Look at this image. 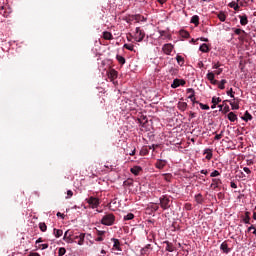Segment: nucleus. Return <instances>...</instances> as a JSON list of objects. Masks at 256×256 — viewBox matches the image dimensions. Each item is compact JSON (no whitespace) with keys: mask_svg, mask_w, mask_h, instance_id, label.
I'll use <instances>...</instances> for the list:
<instances>
[{"mask_svg":"<svg viewBox=\"0 0 256 256\" xmlns=\"http://www.w3.org/2000/svg\"><path fill=\"white\" fill-rule=\"evenodd\" d=\"M135 39L138 43H141L145 39V31L141 30L140 27H136Z\"/></svg>","mask_w":256,"mask_h":256,"instance_id":"423d86ee","label":"nucleus"},{"mask_svg":"<svg viewBox=\"0 0 256 256\" xmlns=\"http://www.w3.org/2000/svg\"><path fill=\"white\" fill-rule=\"evenodd\" d=\"M228 119L231 121V123H235V121H237V116L233 112H229Z\"/></svg>","mask_w":256,"mask_h":256,"instance_id":"bb28decb","label":"nucleus"},{"mask_svg":"<svg viewBox=\"0 0 256 256\" xmlns=\"http://www.w3.org/2000/svg\"><path fill=\"white\" fill-rule=\"evenodd\" d=\"M141 171H143V168L141 166H134L130 169V172L132 173V175H139V173H141Z\"/></svg>","mask_w":256,"mask_h":256,"instance_id":"f8f14e48","label":"nucleus"},{"mask_svg":"<svg viewBox=\"0 0 256 256\" xmlns=\"http://www.w3.org/2000/svg\"><path fill=\"white\" fill-rule=\"evenodd\" d=\"M190 23H193L195 27L199 26V17L197 15L192 16Z\"/></svg>","mask_w":256,"mask_h":256,"instance_id":"a878e982","label":"nucleus"},{"mask_svg":"<svg viewBox=\"0 0 256 256\" xmlns=\"http://www.w3.org/2000/svg\"><path fill=\"white\" fill-rule=\"evenodd\" d=\"M218 19L222 22H225V20L227 19V16L225 15V12H220L218 14Z\"/></svg>","mask_w":256,"mask_h":256,"instance_id":"f704fd0d","label":"nucleus"},{"mask_svg":"<svg viewBox=\"0 0 256 256\" xmlns=\"http://www.w3.org/2000/svg\"><path fill=\"white\" fill-rule=\"evenodd\" d=\"M132 219H135V215L133 213H128L124 216V221H131Z\"/></svg>","mask_w":256,"mask_h":256,"instance_id":"2f4dec72","label":"nucleus"},{"mask_svg":"<svg viewBox=\"0 0 256 256\" xmlns=\"http://www.w3.org/2000/svg\"><path fill=\"white\" fill-rule=\"evenodd\" d=\"M63 240L66 241V243H75V240L73 239V237L63 238Z\"/></svg>","mask_w":256,"mask_h":256,"instance_id":"09e8293b","label":"nucleus"},{"mask_svg":"<svg viewBox=\"0 0 256 256\" xmlns=\"http://www.w3.org/2000/svg\"><path fill=\"white\" fill-rule=\"evenodd\" d=\"M162 51L163 53H165V55H171V53L173 52V44H165L162 47Z\"/></svg>","mask_w":256,"mask_h":256,"instance_id":"0eeeda50","label":"nucleus"},{"mask_svg":"<svg viewBox=\"0 0 256 256\" xmlns=\"http://www.w3.org/2000/svg\"><path fill=\"white\" fill-rule=\"evenodd\" d=\"M199 105H200L201 109H203L204 111H209V105L203 104V103H200Z\"/></svg>","mask_w":256,"mask_h":256,"instance_id":"a18cd8bd","label":"nucleus"},{"mask_svg":"<svg viewBox=\"0 0 256 256\" xmlns=\"http://www.w3.org/2000/svg\"><path fill=\"white\" fill-rule=\"evenodd\" d=\"M251 212H245V217L243 218V221L246 225H249L251 223Z\"/></svg>","mask_w":256,"mask_h":256,"instance_id":"aec40b11","label":"nucleus"},{"mask_svg":"<svg viewBox=\"0 0 256 256\" xmlns=\"http://www.w3.org/2000/svg\"><path fill=\"white\" fill-rule=\"evenodd\" d=\"M54 235L57 239H59V237L63 236V230L54 228Z\"/></svg>","mask_w":256,"mask_h":256,"instance_id":"c85d7f7f","label":"nucleus"},{"mask_svg":"<svg viewBox=\"0 0 256 256\" xmlns=\"http://www.w3.org/2000/svg\"><path fill=\"white\" fill-rule=\"evenodd\" d=\"M235 92H233V88H231L229 91H227V95H229L232 99H235Z\"/></svg>","mask_w":256,"mask_h":256,"instance_id":"49530a36","label":"nucleus"},{"mask_svg":"<svg viewBox=\"0 0 256 256\" xmlns=\"http://www.w3.org/2000/svg\"><path fill=\"white\" fill-rule=\"evenodd\" d=\"M75 235V232L71 231V230H67L65 233H64V237L63 238H71Z\"/></svg>","mask_w":256,"mask_h":256,"instance_id":"7c9ffc66","label":"nucleus"},{"mask_svg":"<svg viewBox=\"0 0 256 256\" xmlns=\"http://www.w3.org/2000/svg\"><path fill=\"white\" fill-rule=\"evenodd\" d=\"M119 73L115 69H110L108 72V79H111V81H115L117 79Z\"/></svg>","mask_w":256,"mask_h":256,"instance_id":"1a4fd4ad","label":"nucleus"},{"mask_svg":"<svg viewBox=\"0 0 256 256\" xmlns=\"http://www.w3.org/2000/svg\"><path fill=\"white\" fill-rule=\"evenodd\" d=\"M222 137H223V133L217 134L214 139H215L216 141H219L220 139H222Z\"/></svg>","mask_w":256,"mask_h":256,"instance_id":"864d4df0","label":"nucleus"},{"mask_svg":"<svg viewBox=\"0 0 256 256\" xmlns=\"http://www.w3.org/2000/svg\"><path fill=\"white\" fill-rule=\"evenodd\" d=\"M180 35H181V37H183L184 39H189V37H190L189 32H187V31H185V30H181V31H180Z\"/></svg>","mask_w":256,"mask_h":256,"instance_id":"c9c22d12","label":"nucleus"},{"mask_svg":"<svg viewBox=\"0 0 256 256\" xmlns=\"http://www.w3.org/2000/svg\"><path fill=\"white\" fill-rule=\"evenodd\" d=\"M95 241L101 242L103 241V237L99 236L98 238L95 239Z\"/></svg>","mask_w":256,"mask_h":256,"instance_id":"774afa93","label":"nucleus"},{"mask_svg":"<svg viewBox=\"0 0 256 256\" xmlns=\"http://www.w3.org/2000/svg\"><path fill=\"white\" fill-rule=\"evenodd\" d=\"M176 61L181 67H183V65L185 64V58H183V56L181 55L176 56Z\"/></svg>","mask_w":256,"mask_h":256,"instance_id":"5701e85b","label":"nucleus"},{"mask_svg":"<svg viewBox=\"0 0 256 256\" xmlns=\"http://www.w3.org/2000/svg\"><path fill=\"white\" fill-rule=\"evenodd\" d=\"M38 243H43V238H38V239L36 240V245H38Z\"/></svg>","mask_w":256,"mask_h":256,"instance_id":"0e129e2a","label":"nucleus"},{"mask_svg":"<svg viewBox=\"0 0 256 256\" xmlns=\"http://www.w3.org/2000/svg\"><path fill=\"white\" fill-rule=\"evenodd\" d=\"M221 64L219 62L213 64V69H219Z\"/></svg>","mask_w":256,"mask_h":256,"instance_id":"5fc2aeb1","label":"nucleus"},{"mask_svg":"<svg viewBox=\"0 0 256 256\" xmlns=\"http://www.w3.org/2000/svg\"><path fill=\"white\" fill-rule=\"evenodd\" d=\"M243 171H244L245 173H247V175H251V169H249V168H247V167H244V168H243Z\"/></svg>","mask_w":256,"mask_h":256,"instance_id":"603ef678","label":"nucleus"},{"mask_svg":"<svg viewBox=\"0 0 256 256\" xmlns=\"http://www.w3.org/2000/svg\"><path fill=\"white\" fill-rule=\"evenodd\" d=\"M221 73H223V69L222 68H218V70L216 71V75H221Z\"/></svg>","mask_w":256,"mask_h":256,"instance_id":"e2e57ef3","label":"nucleus"},{"mask_svg":"<svg viewBox=\"0 0 256 256\" xmlns=\"http://www.w3.org/2000/svg\"><path fill=\"white\" fill-rule=\"evenodd\" d=\"M223 182L221 181V179L218 178H213L212 179V183L210 185L211 189H219V185H221Z\"/></svg>","mask_w":256,"mask_h":256,"instance_id":"6e6552de","label":"nucleus"},{"mask_svg":"<svg viewBox=\"0 0 256 256\" xmlns=\"http://www.w3.org/2000/svg\"><path fill=\"white\" fill-rule=\"evenodd\" d=\"M185 209H186V211H191V209H193V206L190 203H186Z\"/></svg>","mask_w":256,"mask_h":256,"instance_id":"8fccbe9b","label":"nucleus"},{"mask_svg":"<svg viewBox=\"0 0 256 256\" xmlns=\"http://www.w3.org/2000/svg\"><path fill=\"white\" fill-rule=\"evenodd\" d=\"M199 49L202 53H209V45L206 43L202 44Z\"/></svg>","mask_w":256,"mask_h":256,"instance_id":"cd10ccee","label":"nucleus"},{"mask_svg":"<svg viewBox=\"0 0 256 256\" xmlns=\"http://www.w3.org/2000/svg\"><path fill=\"white\" fill-rule=\"evenodd\" d=\"M102 225H106L107 227H111L115 223V215L112 213L106 214L101 219Z\"/></svg>","mask_w":256,"mask_h":256,"instance_id":"f257e3e1","label":"nucleus"},{"mask_svg":"<svg viewBox=\"0 0 256 256\" xmlns=\"http://www.w3.org/2000/svg\"><path fill=\"white\" fill-rule=\"evenodd\" d=\"M230 105H231L232 109H239L238 104L235 105L233 102H230Z\"/></svg>","mask_w":256,"mask_h":256,"instance_id":"bf43d9fd","label":"nucleus"},{"mask_svg":"<svg viewBox=\"0 0 256 256\" xmlns=\"http://www.w3.org/2000/svg\"><path fill=\"white\" fill-rule=\"evenodd\" d=\"M166 244V251H168V253H173V251H175V246L173 245V243L169 242V241H165L164 242Z\"/></svg>","mask_w":256,"mask_h":256,"instance_id":"2eb2a0df","label":"nucleus"},{"mask_svg":"<svg viewBox=\"0 0 256 256\" xmlns=\"http://www.w3.org/2000/svg\"><path fill=\"white\" fill-rule=\"evenodd\" d=\"M86 201L92 209H97V207H99V205H101V201L99 200V198H96V197H93V196L86 199Z\"/></svg>","mask_w":256,"mask_h":256,"instance_id":"20e7f679","label":"nucleus"},{"mask_svg":"<svg viewBox=\"0 0 256 256\" xmlns=\"http://www.w3.org/2000/svg\"><path fill=\"white\" fill-rule=\"evenodd\" d=\"M179 111H186L187 110V102H178L177 105Z\"/></svg>","mask_w":256,"mask_h":256,"instance_id":"412c9836","label":"nucleus"},{"mask_svg":"<svg viewBox=\"0 0 256 256\" xmlns=\"http://www.w3.org/2000/svg\"><path fill=\"white\" fill-rule=\"evenodd\" d=\"M230 187H232V189H237V184L235 182H231Z\"/></svg>","mask_w":256,"mask_h":256,"instance_id":"052dcab7","label":"nucleus"},{"mask_svg":"<svg viewBox=\"0 0 256 256\" xmlns=\"http://www.w3.org/2000/svg\"><path fill=\"white\" fill-rule=\"evenodd\" d=\"M204 155H206V159L207 161H211V159H213V150L210 148H207L204 150Z\"/></svg>","mask_w":256,"mask_h":256,"instance_id":"ddd939ff","label":"nucleus"},{"mask_svg":"<svg viewBox=\"0 0 256 256\" xmlns=\"http://www.w3.org/2000/svg\"><path fill=\"white\" fill-rule=\"evenodd\" d=\"M151 249V244L146 245L144 248L141 249V254L142 255H147V251Z\"/></svg>","mask_w":256,"mask_h":256,"instance_id":"473e14b6","label":"nucleus"},{"mask_svg":"<svg viewBox=\"0 0 256 256\" xmlns=\"http://www.w3.org/2000/svg\"><path fill=\"white\" fill-rule=\"evenodd\" d=\"M124 49H127L128 51H133V44H124Z\"/></svg>","mask_w":256,"mask_h":256,"instance_id":"79ce46f5","label":"nucleus"},{"mask_svg":"<svg viewBox=\"0 0 256 256\" xmlns=\"http://www.w3.org/2000/svg\"><path fill=\"white\" fill-rule=\"evenodd\" d=\"M57 217H61V219H65V214L61 213V212H57Z\"/></svg>","mask_w":256,"mask_h":256,"instance_id":"4d7b16f0","label":"nucleus"},{"mask_svg":"<svg viewBox=\"0 0 256 256\" xmlns=\"http://www.w3.org/2000/svg\"><path fill=\"white\" fill-rule=\"evenodd\" d=\"M195 201H196L197 203H199L200 205L203 204V195H202V194H197V195L195 196Z\"/></svg>","mask_w":256,"mask_h":256,"instance_id":"c756f323","label":"nucleus"},{"mask_svg":"<svg viewBox=\"0 0 256 256\" xmlns=\"http://www.w3.org/2000/svg\"><path fill=\"white\" fill-rule=\"evenodd\" d=\"M229 7H231V9H234V11H239V4H237L236 2H231L229 4Z\"/></svg>","mask_w":256,"mask_h":256,"instance_id":"72a5a7b5","label":"nucleus"},{"mask_svg":"<svg viewBox=\"0 0 256 256\" xmlns=\"http://www.w3.org/2000/svg\"><path fill=\"white\" fill-rule=\"evenodd\" d=\"M98 237L105 235V231L97 230Z\"/></svg>","mask_w":256,"mask_h":256,"instance_id":"6e6d98bb","label":"nucleus"},{"mask_svg":"<svg viewBox=\"0 0 256 256\" xmlns=\"http://www.w3.org/2000/svg\"><path fill=\"white\" fill-rule=\"evenodd\" d=\"M37 247L38 249L45 250L49 248V244H39Z\"/></svg>","mask_w":256,"mask_h":256,"instance_id":"37998d69","label":"nucleus"},{"mask_svg":"<svg viewBox=\"0 0 256 256\" xmlns=\"http://www.w3.org/2000/svg\"><path fill=\"white\" fill-rule=\"evenodd\" d=\"M220 250L223 251V253H230L231 252V248H229V245L227 244L226 241H224L221 245H220Z\"/></svg>","mask_w":256,"mask_h":256,"instance_id":"9b49d317","label":"nucleus"},{"mask_svg":"<svg viewBox=\"0 0 256 256\" xmlns=\"http://www.w3.org/2000/svg\"><path fill=\"white\" fill-rule=\"evenodd\" d=\"M72 238L74 239V243H78V245L85 243V233H74Z\"/></svg>","mask_w":256,"mask_h":256,"instance_id":"39448f33","label":"nucleus"},{"mask_svg":"<svg viewBox=\"0 0 256 256\" xmlns=\"http://www.w3.org/2000/svg\"><path fill=\"white\" fill-rule=\"evenodd\" d=\"M66 253H67V250L65 248H63V247L59 248V250H58V255L59 256H63Z\"/></svg>","mask_w":256,"mask_h":256,"instance_id":"58836bf2","label":"nucleus"},{"mask_svg":"<svg viewBox=\"0 0 256 256\" xmlns=\"http://www.w3.org/2000/svg\"><path fill=\"white\" fill-rule=\"evenodd\" d=\"M71 197H73V192L71 190H68L66 199H71Z\"/></svg>","mask_w":256,"mask_h":256,"instance_id":"3c124183","label":"nucleus"},{"mask_svg":"<svg viewBox=\"0 0 256 256\" xmlns=\"http://www.w3.org/2000/svg\"><path fill=\"white\" fill-rule=\"evenodd\" d=\"M39 229H40V231H42L43 233H45V231H47V224H45V223H40V224H39Z\"/></svg>","mask_w":256,"mask_h":256,"instance_id":"4c0bfd02","label":"nucleus"},{"mask_svg":"<svg viewBox=\"0 0 256 256\" xmlns=\"http://www.w3.org/2000/svg\"><path fill=\"white\" fill-rule=\"evenodd\" d=\"M116 59L120 63V65H125V57H123L121 55H117Z\"/></svg>","mask_w":256,"mask_h":256,"instance_id":"e433bc0d","label":"nucleus"},{"mask_svg":"<svg viewBox=\"0 0 256 256\" xmlns=\"http://www.w3.org/2000/svg\"><path fill=\"white\" fill-rule=\"evenodd\" d=\"M111 241H113V249H116V251H121V242H119V239L112 238Z\"/></svg>","mask_w":256,"mask_h":256,"instance_id":"4468645a","label":"nucleus"},{"mask_svg":"<svg viewBox=\"0 0 256 256\" xmlns=\"http://www.w3.org/2000/svg\"><path fill=\"white\" fill-rule=\"evenodd\" d=\"M171 87L172 89H177V87H181V79H174Z\"/></svg>","mask_w":256,"mask_h":256,"instance_id":"4be33fe9","label":"nucleus"},{"mask_svg":"<svg viewBox=\"0 0 256 256\" xmlns=\"http://www.w3.org/2000/svg\"><path fill=\"white\" fill-rule=\"evenodd\" d=\"M198 67L200 69H203V67H205V64H203V61L198 62Z\"/></svg>","mask_w":256,"mask_h":256,"instance_id":"680f3d73","label":"nucleus"},{"mask_svg":"<svg viewBox=\"0 0 256 256\" xmlns=\"http://www.w3.org/2000/svg\"><path fill=\"white\" fill-rule=\"evenodd\" d=\"M207 79L212 85H217V83H219V81L215 80V74L213 72L207 74Z\"/></svg>","mask_w":256,"mask_h":256,"instance_id":"9d476101","label":"nucleus"},{"mask_svg":"<svg viewBox=\"0 0 256 256\" xmlns=\"http://www.w3.org/2000/svg\"><path fill=\"white\" fill-rule=\"evenodd\" d=\"M162 177L168 183H171V179H173V175L171 173L162 174Z\"/></svg>","mask_w":256,"mask_h":256,"instance_id":"393cba45","label":"nucleus"},{"mask_svg":"<svg viewBox=\"0 0 256 256\" xmlns=\"http://www.w3.org/2000/svg\"><path fill=\"white\" fill-rule=\"evenodd\" d=\"M135 151H136V149L134 148L131 152H129V155H130L131 157H133V155H135Z\"/></svg>","mask_w":256,"mask_h":256,"instance_id":"338daca9","label":"nucleus"},{"mask_svg":"<svg viewBox=\"0 0 256 256\" xmlns=\"http://www.w3.org/2000/svg\"><path fill=\"white\" fill-rule=\"evenodd\" d=\"M239 17V19H240V24L241 25H243V26H245V25H247V23H249V19L247 18V15H239L238 16Z\"/></svg>","mask_w":256,"mask_h":256,"instance_id":"f3484780","label":"nucleus"},{"mask_svg":"<svg viewBox=\"0 0 256 256\" xmlns=\"http://www.w3.org/2000/svg\"><path fill=\"white\" fill-rule=\"evenodd\" d=\"M133 21L139 23L141 21H147V18H145V16H141L140 14L131 15L126 18V22L128 23H133Z\"/></svg>","mask_w":256,"mask_h":256,"instance_id":"7ed1b4c3","label":"nucleus"},{"mask_svg":"<svg viewBox=\"0 0 256 256\" xmlns=\"http://www.w3.org/2000/svg\"><path fill=\"white\" fill-rule=\"evenodd\" d=\"M225 83H227V80H221V82L218 84V87L222 90L225 89Z\"/></svg>","mask_w":256,"mask_h":256,"instance_id":"a19ab883","label":"nucleus"},{"mask_svg":"<svg viewBox=\"0 0 256 256\" xmlns=\"http://www.w3.org/2000/svg\"><path fill=\"white\" fill-rule=\"evenodd\" d=\"M140 155H142V156H143V155H147V150H141V151H140Z\"/></svg>","mask_w":256,"mask_h":256,"instance_id":"69168bd1","label":"nucleus"},{"mask_svg":"<svg viewBox=\"0 0 256 256\" xmlns=\"http://www.w3.org/2000/svg\"><path fill=\"white\" fill-rule=\"evenodd\" d=\"M186 93L189 95L188 99H193L195 97V90L193 88H188Z\"/></svg>","mask_w":256,"mask_h":256,"instance_id":"b1692460","label":"nucleus"},{"mask_svg":"<svg viewBox=\"0 0 256 256\" xmlns=\"http://www.w3.org/2000/svg\"><path fill=\"white\" fill-rule=\"evenodd\" d=\"M165 165H167V161L165 160H157L155 167L156 169H164Z\"/></svg>","mask_w":256,"mask_h":256,"instance_id":"dca6fc26","label":"nucleus"},{"mask_svg":"<svg viewBox=\"0 0 256 256\" xmlns=\"http://www.w3.org/2000/svg\"><path fill=\"white\" fill-rule=\"evenodd\" d=\"M234 33H235V35H241V33H244V34H245V30H242V29H240V28H237V29L234 30Z\"/></svg>","mask_w":256,"mask_h":256,"instance_id":"c03bdc74","label":"nucleus"},{"mask_svg":"<svg viewBox=\"0 0 256 256\" xmlns=\"http://www.w3.org/2000/svg\"><path fill=\"white\" fill-rule=\"evenodd\" d=\"M160 207L164 210H167L171 207V198L167 195L160 197Z\"/></svg>","mask_w":256,"mask_h":256,"instance_id":"f03ea898","label":"nucleus"},{"mask_svg":"<svg viewBox=\"0 0 256 256\" xmlns=\"http://www.w3.org/2000/svg\"><path fill=\"white\" fill-rule=\"evenodd\" d=\"M219 175H221V173H219V171L214 170L211 174L210 177H219Z\"/></svg>","mask_w":256,"mask_h":256,"instance_id":"de8ad7c7","label":"nucleus"},{"mask_svg":"<svg viewBox=\"0 0 256 256\" xmlns=\"http://www.w3.org/2000/svg\"><path fill=\"white\" fill-rule=\"evenodd\" d=\"M103 39H105L106 41H112L113 34H111V32L104 31L103 32Z\"/></svg>","mask_w":256,"mask_h":256,"instance_id":"a211bd4d","label":"nucleus"},{"mask_svg":"<svg viewBox=\"0 0 256 256\" xmlns=\"http://www.w3.org/2000/svg\"><path fill=\"white\" fill-rule=\"evenodd\" d=\"M212 103L214 105H219V103H221V99L219 97H213L212 98Z\"/></svg>","mask_w":256,"mask_h":256,"instance_id":"ea45409f","label":"nucleus"},{"mask_svg":"<svg viewBox=\"0 0 256 256\" xmlns=\"http://www.w3.org/2000/svg\"><path fill=\"white\" fill-rule=\"evenodd\" d=\"M223 111L224 113H229V105H225Z\"/></svg>","mask_w":256,"mask_h":256,"instance_id":"13d9d810","label":"nucleus"},{"mask_svg":"<svg viewBox=\"0 0 256 256\" xmlns=\"http://www.w3.org/2000/svg\"><path fill=\"white\" fill-rule=\"evenodd\" d=\"M243 121H245L246 123L248 121H252L253 120V116L249 113V111H246L244 113V116L242 117Z\"/></svg>","mask_w":256,"mask_h":256,"instance_id":"6ab92c4d","label":"nucleus"}]
</instances>
